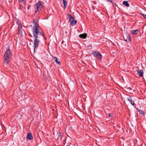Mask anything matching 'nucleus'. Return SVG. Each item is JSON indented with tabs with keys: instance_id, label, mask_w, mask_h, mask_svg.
Wrapping results in <instances>:
<instances>
[{
	"instance_id": "22",
	"label": "nucleus",
	"mask_w": 146,
	"mask_h": 146,
	"mask_svg": "<svg viewBox=\"0 0 146 146\" xmlns=\"http://www.w3.org/2000/svg\"><path fill=\"white\" fill-rule=\"evenodd\" d=\"M106 1H108V2H110L111 3H112L113 2V0H105Z\"/></svg>"
},
{
	"instance_id": "13",
	"label": "nucleus",
	"mask_w": 146,
	"mask_h": 146,
	"mask_svg": "<svg viewBox=\"0 0 146 146\" xmlns=\"http://www.w3.org/2000/svg\"><path fill=\"white\" fill-rule=\"evenodd\" d=\"M139 31L138 29L136 30H133L131 31V34L133 35H136L137 34L138 32Z\"/></svg>"
},
{
	"instance_id": "18",
	"label": "nucleus",
	"mask_w": 146,
	"mask_h": 146,
	"mask_svg": "<svg viewBox=\"0 0 146 146\" xmlns=\"http://www.w3.org/2000/svg\"><path fill=\"white\" fill-rule=\"evenodd\" d=\"M26 0H18L19 3H24L26 2Z\"/></svg>"
},
{
	"instance_id": "6",
	"label": "nucleus",
	"mask_w": 146,
	"mask_h": 146,
	"mask_svg": "<svg viewBox=\"0 0 146 146\" xmlns=\"http://www.w3.org/2000/svg\"><path fill=\"white\" fill-rule=\"evenodd\" d=\"M43 5L42 3V2L38 1L37 3H36V10L35 11V12H36L38 11L41 10Z\"/></svg>"
},
{
	"instance_id": "20",
	"label": "nucleus",
	"mask_w": 146,
	"mask_h": 146,
	"mask_svg": "<svg viewBox=\"0 0 146 146\" xmlns=\"http://www.w3.org/2000/svg\"><path fill=\"white\" fill-rule=\"evenodd\" d=\"M141 15H142L145 19H146V15L143 13H141Z\"/></svg>"
},
{
	"instance_id": "25",
	"label": "nucleus",
	"mask_w": 146,
	"mask_h": 146,
	"mask_svg": "<svg viewBox=\"0 0 146 146\" xmlns=\"http://www.w3.org/2000/svg\"><path fill=\"white\" fill-rule=\"evenodd\" d=\"M29 35V36H31L32 37H33L31 35Z\"/></svg>"
},
{
	"instance_id": "1",
	"label": "nucleus",
	"mask_w": 146,
	"mask_h": 146,
	"mask_svg": "<svg viewBox=\"0 0 146 146\" xmlns=\"http://www.w3.org/2000/svg\"><path fill=\"white\" fill-rule=\"evenodd\" d=\"M33 23V33L34 38H38L42 37L44 38L42 33L38 29L39 26L38 22L36 19H34Z\"/></svg>"
},
{
	"instance_id": "5",
	"label": "nucleus",
	"mask_w": 146,
	"mask_h": 146,
	"mask_svg": "<svg viewBox=\"0 0 146 146\" xmlns=\"http://www.w3.org/2000/svg\"><path fill=\"white\" fill-rule=\"evenodd\" d=\"M128 101L129 102L131 105L133 106L134 107H135L136 105L134 103V101L135 100L134 97L132 96H129L128 98H127Z\"/></svg>"
},
{
	"instance_id": "15",
	"label": "nucleus",
	"mask_w": 146,
	"mask_h": 146,
	"mask_svg": "<svg viewBox=\"0 0 146 146\" xmlns=\"http://www.w3.org/2000/svg\"><path fill=\"white\" fill-rule=\"evenodd\" d=\"M63 1V3L64 4V8L65 9L66 8V6L67 5V2L66 0H62Z\"/></svg>"
},
{
	"instance_id": "19",
	"label": "nucleus",
	"mask_w": 146,
	"mask_h": 146,
	"mask_svg": "<svg viewBox=\"0 0 146 146\" xmlns=\"http://www.w3.org/2000/svg\"><path fill=\"white\" fill-rule=\"evenodd\" d=\"M108 116L110 117H113V113H109Z\"/></svg>"
},
{
	"instance_id": "14",
	"label": "nucleus",
	"mask_w": 146,
	"mask_h": 146,
	"mask_svg": "<svg viewBox=\"0 0 146 146\" xmlns=\"http://www.w3.org/2000/svg\"><path fill=\"white\" fill-rule=\"evenodd\" d=\"M123 4L127 7L129 6V4L127 1H124L123 2Z\"/></svg>"
},
{
	"instance_id": "7",
	"label": "nucleus",
	"mask_w": 146,
	"mask_h": 146,
	"mask_svg": "<svg viewBox=\"0 0 146 146\" xmlns=\"http://www.w3.org/2000/svg\"><path fill=\"white\" fill-rule=\"evenodd\" d=\"M39 38H35L34 40L33 47H34V51L35 50L36 48H37L38 46L39 43L40 42ZM37 49V48H36Z\"/></svg>"
},
{
	"instance_id": "17",
	"label": "nucleus",
	"mask_w": 146,
	"mask_h": 146,
	"mask_svg": "<svg viewBox=\"0 0 146 146\" xmlns=\"http://www.w3.org/2000/svg\"><path fill=\"white\" fill-rule=\"evenodd\" d=\"M55 62L56 63V64H58V65H59L60 64V62L59 61V59H57V58H55Z\"/></svg>"
},
{
	"instance_id": "3",
	"label": "nucleus",
	"mask_w": 146,
	"mask_h": 146,
	"mask_svg": "<svg viewBox=\"0 0 146 146\" xmlns=\"http://www.w3.org/2000/svg\"><path fill=\"white\" fill-rule=\"evenodd\" d=\"M62 133L60 132L59 131L57 132L55 139H56V142H57L58 144H59V146L60 145V144L62 143Z\"/></svg>"
},
{
	"instance_id": "2",
	"label": "nucleus",
	"mask_w": 146,
	"mask_h": 146,
	"mask_svg": "<svg viewBox=\"0 0 146 146\" xmlns=\"http://www.w3.org/2000/svg\"><path fill=\"white\" fill-rule=\"evenodd\" d=\"M12 56V53L9 50H7L4 55V63L7 64L9 61V59Z\"/></svg>"
},
{
	"instance_id": "8",
	"label": "nucleus",
	"mask_w": 146,
	"mask_h": 146,
	"mask_svg": "<svg viewBox=\"0 0 146 146\" xmlns=\"http://www.w3.org/2000/svg\"><path fill=\"white\" fill-rule=\"evenodd\" d=\"M70 25H71L73 26L76 24L77 21L76 20H74V18L71 15H70Z\"/></svg>"
},
{
	"instance_id": "27",
	"label": "nucleus",
	"mask_w": 146,
	"mask_h": 146,
	"mask_svg": "<svg viewBox=\"0 0 146 146\" xmlns=\"http://www.w3.org/2000/svg\"><path fill=\"white\" fill-rule=\"evenodd\" d=\"M53 58L54 59H55V57H53Z\"/></svg>"
},
{
	"instance_id": "21",
	"label": "nucleus",
	"mask_w": 146,
	"mask_h": 146,
	"mask_svg": "<svg viewBox=\"0 0 146 146\" xmlns=\"http://www.w3.org/2000/svg\"><path fill=\"white\" fill-rule=\"evenodd\" d=\"M88 48L89 49H91L92 48V45L91 44H89L88 46Z\"/></svg>"
},
{
	"instance_id": "12",
	"label": "nucleus",
	"mask_w": 146,
	"mask_h": 146,
	"mask_svg": "<svg viewBox=\"0 0 146 146\" xmlns=\"http://www.w3.org/2000/svg\"><path fill=\"white\" fill-rule=\"evenodd\" d=\"M87 36V35L86 33H84L80 35L79 36L80 38L84 39L86 38Z\"/></svg>"
},
{
	"instance_id": "26",
	"label": "nucleus",
	"mask_w": 146,
	"mask_h": 146,
	"mask_svg": "<svg viewBox=\"0 0 146 146\" xmlns=\"http://www.w3.org/2000/svg\"><path fill=\"white\" fill-rule=\"evenodd\" d=\"M63 42H64V41H62L61 42V43H62V44L63 43Z\"/></svg>"
},
{
	"instance_id": "16",
	"label": "nucleus",
	"mask_w": 146,
	"mask_h": 146,
	"mask_svg": "<svg viewBox=\"0 0 146 146\" xmlns=\"http://www.w3.org/2000/svg\"><path fill=\"white\" fill-rule=\"evenodd\" d=\"M138 111H139L140 114H141V115H144V112L143 111L139 109Z\"/></svg>"
},
{
	"instance_id": "23",
	"label": "nucleus",
	"mask_w": 146,
	"mask_h": 146,
	"mask_svg": "<svg viewBox=\"0 0 146 146\" xmlns=\"http://www.w3.org/2000/svg\"><path fill=\"white\" fill-rule=\"evenodd\" d=\"M113 5H114L116 6H117V4L115 3H113V2L112 3Z\"/></svg>"
},
{
	"instance_id": "24",
	"label": "nucleus",
	"mask_w": 146,
	"mask_h": 146,
	"mask_svg": "<svg viewBox=\"0 0 146 146\" xmlns=\"http://www.w3.org/2000/svg\"><path fill=\"white\" fill-rule=\"evenodd\" d=\"M30 7V5H28V7L27 8V9H29Z\"/></svg>"
},
{
	"instance_id": "9",
	"label": "nucleus",
	"mask_w": 146,
	"mask_h": 146,
	"mask_svg": "<svg viewBox=\"0 0 146 146\" xmlns=\"http://www.w3.org/2000/svg\"><path fill=\"white\" fill-rule=\"evenodd\" d=\"M123 37L126 42H129L131 41V38L130 34L126 33L125 34V36H123Z\"/></svg>"
},
{
	"instance_id": "11",
	"label": "nucleus",
	"mask_w": 146,
	"mask_h": 146,
	"mask_svg": "<svg viewBox=\"0 0 146 146\" xmlns=\"http://www.w3.org/2000/svg\"><path fill=\"white\" fill-rule=\"evenodd\" d=\"M27 139L29 140H32L33 139V137L32 134L31 133H29L27 134Z\"/></svg>"
},
{
	"instance_id": "4",
	"label": "nucleus",
	"mask_w": 146,
	"mask_h": 146,
	"mask_svg": "<svg viewBox=\"0 0 146 146\" xmlns=\"http://www.w3.org/2000/svg\"><path fill=\"white\" fill-rule=\"evenodd\" d=\"M92 54L95 57L99 60H101L102 59V55L97 51H94L92 52Z\"/></svg>"
},
{
	"instance_id": "10",
	"label": "nucleus",
	"mask_w": 146,
	"mask_h": 146,
	"mask_svg": "<svg viewBox=\"0 0 146 146\" xmlns=\"http://www.w3.org/2000/svg\"><path fill=\"white\" fill-rule=\"evenodd\" d=\"M138 75L140 77H142L143 75V71L142 70H136Z\"/></svg>"
}]
</instances>
